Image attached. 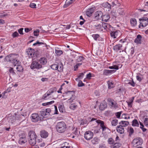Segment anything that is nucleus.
<instances>
[{
  "instance_id": "1",
  "label": "nucleus",
  "mask_w": 148,
  "mask_h": 148,
  "mask_svg": "<svg viewBox=\"0 0 148 148\" xmlns=\"http://www.w3.org/2000/svg\"><path fill=\"white\" fill-rule=\"evenodd\" d=\"M56 128L58 132L63 133L66 131L67 127L66 124L64 122L61 121L57 123Z\"/></svg>"
},
{
  "instance_id": "2",
  "label": "nucleus",
  "mask_w": 148,
  "mask_h": 148,
  "mask_svg": "<svg viewBox=\"0 0 148 148\" xmlns=\"http://www.w3.org/2000/svg\"><path fill=\"white\" fill-rule=\"evenodd\" d=\"M86 120H87V121H88V123L90 122L96 120L95 121L98 124H100V127L102 128L103 131L105 130L107 128V127H106L104 125V122L101 120H96V119L94 118H91L90 117H88L86 119Z\"/></svg>"
},
{
  "instance_id": "3",
  "label": "nucleus",
  "mask_w": 148,
  "mask_h": 148,
  "mask_svg": "<svg viewBox=\"0 0 148 148\" xmlns=\"http://www.w3.org/2000/svg\"><path fill=\"white\" fill-rule=\"evenodd\" d=\"M51 110L50 108H48L42 110L40 111L41 116H42L41 118L42 121L43 120L44 118H47L49 116Z\"/></svg>"
},
{
  "instance_id": "4",
  "label": "nucleus",
  "mask_w": 148,
  "mask_h": 148,
  "mask_svg": "<svg viewBox=\"0 0 148 148\" xmlns=\"http://www.w3.org/2000/svg\"><path fill=\"white\" fill-rule=\"evenodd\" d=\"M108 105L110 108L113 109H116L118 107V104L112 98H108Z\"/></svg>"
},
{
  "instance_id": "5",
  "label": "nucleus",
  "mask_w": 148,
  "mask_h": 148,
  "mask_svg": "<svg viewBox=\"0 0 148 148\" xmlns=\"http://www.w3.org/2000/svg\"><path fill=\"white\" fill-rule=\"evenodd\" d=\"M75 91L73 90L69 91L65 93V96L69 97L68 98H65V99H66L69 98V100H72L73 101L75 99L76 97L74 95Z\"/></svg>"
},
{
  "instance_id": "6",
  "label": "nucleus",
  "mask_w": 148,
  "mask_h": 148,
  "mask_svg": "<svg viewBox=\"0 0 148 148\" xmlns=\"http://www.w3.org/2000/svg\"><path fill=\"white\" fill-rule=\"evenodd\" d=\"M18 56V55H15L14 54H10L5 57V61H7L12 62L15 59L16 56Z\"/></svg>"
},
{
  "instance_id": "7",
  "label": "nucleus",
  "mask_w": 148,
  "mask_h": 148,
  "mask_svg": "<svg viewBox=\"0 0 148 148\" xmlns=\"http://www.w3.org/2000/svg\"><path fill=\"white\" fill-rule=\"evenodd\" d=\"M143 143V140L140 138L138 137L134 138L132 143L133 146L136 147L141 145Z\"/></svg>"
},
{
  "instance_id": "8",
  "label": "nucleus",
  "mask_w": 148,
  "mask_h": 148,
  "mask_svg": "<svg viewBox=\"0 0 148 148\" xmlns=\"http://www.w3.org/2000/svg\"><path fill=\"white\" fill-rule=\"evenodd\" d=\"M30 68L32 69H39L42 67V65L38 62L33 61L30 66Z\"/></svg>"
},
{
  "instance_id": "9",
  "label": "nucleus",
  "mask_w": 148,
  "mask_h": 148,
  "mask_svg": "<svg viewBox=\"0 0 148 148\" xmlns=\"http://www.w3.org/2000/svg\"><path fill=\"white\" fill-rule=\"evenodd\" d=\"M84 138L87 140H89L92 138L93 136V133L90 131L85 132L84 134Z\"/></svg>"
},
{
  "instance_id": "10",
  "label": "nucleus",
  "mask_w": 148,
  "mask_h": 148,
  "mask_svg": "<svg viewBox=\"0 0 148 148\" xmlns=\"http://www.w3.org/2000/svg\"><path fill=\"white\" fill-rule=\"evenodd\" d=\"M26 52L29 58H33L35 56V55H36V53L35 54L34 49L31 48H29L27 49Z\"/></svg>"
},
{
  "instance_id": "11",
  "label": "nucleus",
  "mask_w": 148,
  "mask_h": 148,
  "mask_svg": "<svg viewBox=\"0 0 148 148\" xmlns=\"http://www.w3.org/2000/svg\"><path fill=\"white\" fill-rule=\"evenodd\" d=\"M54 92L53 89H51L47 91V92L42 96V99L44 100H47L51 98V97H49V96Z\"/></svg>"
},
{
  "instance_id": "12",
  "label": "nucleus",
  "mask_w": 148,
  "mask_h": 148,
  "mask_svg": "<svg viewBox=\"0 0 148 148\" xmlns=\"http://www.w3.org/2000/svg\"><path fill=\"white\" fill-rule=\"evenodd\" d=\"M32 121L34 122H36L38 121H42L41 117H39L38 114L37 113L33 114L31 116Z\"/></svg>"
},
{
  "instance_id": "13",
  "label": "nucleus",
  "mask_w": 148,
  "mask_h": 148,
  "mask_svg": "<svg viewBox=\"0 0 148 148\" xmlns=\"http://www.w3.org/2000/svg\"><path fill=\"white\" fill-rule=\"evenodd\" d=\"M119 137L117 136L114 143V145L113 146L112 148H116L120 147L121 146V144L120 143V140L119 139Z\"/></svg>"
},
{
  "instance_id": "14",
  "label": "nucleus",
  "mask_w": 148,
  "mask_h": 148,
  "mask_svg": "<svg viewBox=\"0 0 148 148\" xmlns=\"http://www.w3.org/2000/svg\"><path fill=\"white\" fill-rule=\"evenodd\" d=\"M101 6L105 8L104 10L106 11H110L111 9V5L108 2L103 3Z\"/></svg>"
},
{
  "instance_id": "15",
  "label": "nucleus",
  "mask_w": 148,
  "mask_h": 148,
  "mask_svg": "<svg viewBox=\"0 0 148 148\" xmlns=\"http://www.w3.org/2000/svg\"><path fill=\"white\" fill-rule=\"evenodd\" d=\"M28 136L29 137V139H36L37 138L35 132L34 131H30L28 133Z\"/></svg>"
},
{
  "instance_id": "16",
  "label": "nucleus",
  "mask_w": 148,
  "mask_h": 148,
  "mask_svg": "<svg viewBox=\"0 0 148 148\" xmlns=\"http://www.w3.org/2000/svg\"><path fill=\"white\" fill-rule=\"evenodd\" d=\"M95 9V7L88 8L86 12V15L88 17H90L92 16V14L94 12Z\"/></svg>"
},
{
  "instance_id": "17",
  "label": "nucleus",
  "mask_w": 148,
  "mask_h": 148,
  "mask_svg": "<svg viewBox=\"0 0 148 148\" xmlns=\"http://www.w3.org/2000/svg\"><path fill=\"white\" fill-rule=\"evenodd\" d=\"M40 134L41 138H46L48 136V132L45 130H42L40 131Z\"/></svg>"
},
{
  "instance_id": "18",
  "label": "nucleus",
  "mask_w": 148,
  "mask_h": 148,
  "mask_svg": "<svg viewBox=\"0 0 148 148\" xmlns=\"http://www.w3.org/2000/svg\"><path fill=\"white\" fill-rule=\"evenodd\" d=\"M139 20L141 22L140 23L141 24L143 27H145L148 24V21L146 19L144 18V16L142 18L139 19Z\"/></svg>"
},
{
  "instance_id": "19",
  "label": "nucleus",
  "mask_w": 148,
  "mask_h": 148,
  "mask_svg": "<svg viewBox=\"0 0 148 148\" xmlns=\"http://www.w3.org/2000/svg\"><path fill=\"white\" fill-rule=\"evenodd\" d=\"M115 70H109L104 69L103 71V75L106 76H108L116 72Z\"/></svg>"
},
{
  "instance_id": "20",
  "label": "nucleus",
  "mask_w": 148,
  "mask_h": 148,
  "mask_svg": "<svg viewBox=\"0 0 148 148\" xmlns=\"http://www.w3.org/2000/svg\"><path fill=\"white\" fill-rule=\"evenodd\" d=\"M102 15L103 13L101 11H97L95 14V18L96 19L98 20L100 19V17H102Z\"/></svg>"
},
{
  "instance_id": "21",
  "label": "nucleus",
  "mask_w": 148,
  "mask_h": 148,
  "mask_svg": "<svg viewBox=\"0 0 148 148\" xmlns=\"http://www.w3.org/2000/svg\"><path fill=\"white\" fill-rule=\"evenodd\" d=\"M27 142V139L26 137L25 136H20L18 143L21 145H23L25 143Z\"/></svg>"
},
{
  "instance_id": "22",
  "label": "nucleus",
  "mask_w": 148,
  "mask_h": 148,
  "mask_svg": "<svg viewBox=\"0 0 148 148\" xmlns=\"http://www.w3.org/2000/svg\"><path fill=\"white\" fill-rule=\"evenodd\" d=\"M116 130L118 132L121 134H123L125 131L124 127L120 125L116 127Z\"/></svg>"
},
{
  "instance_id": "23",
  "label": "nucleus",
  "mask_w": 148,
  "mask_h": 148,
  "mask_svg": "<svg viewBox=\"0 0 148 148\" xmlns=\"http://www.w3.org/2000/svg\"><path fill=\"white\" fill-rule=\"evenodd\" d=\"M18 56H16V57L15 59H14L12 62V65L14 66H18V65L21 64V62L20 61L18 60Z\"/></svg>"
},
{
  "instance_id": "24",
  "label": "nucleus",
  "mask_w": 148,
  "mask_h": 148,
  "mask_svg": "<svg viewBox=\"0 0 148 148\" xmlns=\"http://www.w3.org/2000/svg\"><path fill=\"white\" fill-rule=\"evenodd\" d=\"M118 33V32L117 30L111 31L110 33L111 36L113 38H116Z\"/></svg>"
},
{
  "instance_id": "25",
  "label": "nucleus",
  "mask_w": 148,
  "mask_h": 148,
  "mask_svg": "<svg viewBox=\"0 0 148 148\" xmlns=\"http://www.w3.org/2000/svg\"><path fill=\"white\" fill-rule=\"evenodd\" d=\"M75 0H66L65 4L64 5L63 7L64 8H66L67 7L70 5L72 4V3L74 2Z\"/></svg>"
},
{
  "instance_id": "26",
  "label": "nucleus",
  "mask_w": 148,
  "mask_h": 148,
  "mask_svg": "<svg viewBox=\"0 0 148 148\" xmlns=\"http://www.w3.org/2000/svg\"><path fill=\"white\" fill-rule=\"evenodd\" d=\"M110 16L108 14H106L102 15V20L104 22H106L108 21L110 18Z\"/></svg>"
},
{
  "instance_id": "27",
  "label": "nucleus",
  "mask_w": 148,
  "mask_h": 148,
  "mask_svg": "<svg viewBox=\"0 0 148 148\" xmlns=\"http://www.w3.org/2000/svg\"><path fill=\"white\" fill-rule=\"evenodd\" d=\"M102 26V29L103 28L105 29H110L111 28H112V27L109 24L106 23H102L101 24Z\"/></svg>"
},
{
  "instance_id": "28",
  "label": "nucleus",
  "mask_w": 148,
  "mask_h": 148,
  "mask_svg": "<svg viewBox=\"0 0 148 148\" xmlns=\"http://www.w3.org/2000/svg\"><path fill=\"white\" fill-rule=\"evenodd\" d=\"M95 29L98 31H101L103 30L102 26L101 24H99L94 25Z\"/></svg>"
},
{
  "instance_id": "29",
  "label": "nucleus",
  "mask_w": 148,
  "mask_h": 148,
  "mask_svg": "<svg viewBox=\"0 0 148 148\" xmlns=\"http://www.w3.org/2000/svg\"><path fill=\"white\" fill-rule=\"evenodd\" d=\"M122 47V45L119 44L114 46L113 47V49L114 50L116 51H118L119 50L121 49Z\"/></svg>"
},
{
  "instance_id": "30",
  "label": "nucleus",
  "mask_w": 148,
  "mask_h": 148,
  "mask_svg": "<svg viewBox=\"0 0 148 148\" xmlns=\"http://www.w3.org/2000/svg\"><path fill=\"white\" fill-rule=\"evenodd\" d=\"M141 39V36L140 35H138L137 36L136 38H135L134 42L137 44H140Z\"/></svg>"
},
{
  "instance_id": "31",
  "label": "nucleus",
  "mask_w": 148,
  "mask_h": 148,
  "mask_svg": "<svg viewBox=\"0 0 148 148\" xmlns=\"http://www.w3.org/2000/svg\"><path fill=\"white\" fill-rule=\"evenodd\" d=\"M120 125L123 127H125L129 124V122L127 121H121L119 123Z\"/></svg>"
},
{
  "instance_id": "32",
  "label": "nucleus",
  "mask_w": 148,
  "mask_h": 148,
  "mask_svg": "<svg viewBox=\"0 0 148 148\" xmlns=\"http://www.w3.org/2000/svg\"><path fill=\"white\" fill-rule=\"evenodd\" d=\"M39 61L40 64H41V65L45 64L47 62V59L45 57L41 58L39 60Z\"/></svg>"
},
{
  "instance_id": "33",
  "label": "nucleus",
  "mask_w": 148,
  "mask_h": 148,
  "mask_svg": "<svg viewBox=\"0 0 148 148\" xmlns=\"http://www.w3.org/2000/svg\"><path fill=\"white\" fill-rule=\"evenodd\" d=\"M99 139L97 137H95L91 140V142L93 145L98 144L99 141Z\"/></svg>"
},
{
  "instance_id": "34",
  "label": "nucleus",
  "mask_w": 148,
  "mask_h": 148,
  "mask_svg": "<svg viewBox=\"0 0 148 148\" xmlns=\"http://www.w3.org/2000/svg\"><path fill=\"white\" fill-rule=\"evenodd\" d=\"M107 105L105 103H101L99 106V109L101 111L104 110L106 108Z\"/></svg>"
},
{
  "instance_id": "35",
  "label": "nucleus",
  "mask_w": 148,
  "mask_h": 148,
  "mask_svg": "<svg viewBox=\"0 0 148 148\" xmlns=\"http://www.w3.org/2000/svg\"><path fill=\"white\" fill-rule=\"evenodd\" d=\"M130 23L132 26H135L137 24V21L134 18H132L131 19Z\"/></svg>"
},
{
  "instance_id": "36",
  "label": "nucleus",
  "mask_w": 148,
  "mask_h": 148,
  "mask_svg": "<svg viewBox=\"0 0 148 148\" xmlns=\"http://www.w3.org/2000/svg\"><path fill=\"white\" fill-rule=\"evenodd\" d=\"M29 142L30 145L34 146L36 143V139L29 138Z\"/></svg>"
},
{
  "instance_id": "37",
  "label": "nucleus",
  "mask_w": 148,
  "mask_h": 148,
  "mask_svg": "<svg viewBox=\"0 0 148 148\" xmlns=\"http://www.w3.org/2000/svg\"><path fill=\"white\" fill-rule=\"evenodd\" d=\"M115 6H117L119 7L120 6V4L117 0H115L112 3V7H114Z\"/></svg>"
},
{
  "instance_id": "38",
  "label": "nucleus",
  "mask_w": 148,
  "mask_h": 148,
  "mask_svg": "<svg viewBox=\"0 0 148 148\" xmlns=\"http://www.w3.org/2000/svg\"><path fill=\"white\" fill-rule=\"evenodd\" d=\"M108 143L109 144L113 145L111 147V148H112L113 146L114 145V143H115V142L112 138H108Z\"/></svg>"
},
{
  "instance_id": "39",
  "label": "nucleus",
  "mask_w": 148,
  "mask_h": 148,
  "mask_svg": "<svg viewBox=\"0 0 148 148\" xmlns=\"http://www.w3.org/2000/svg\"><path fill=\"white\" fill-rule=\"evenodd\" d=\"M132 125L133 126L138 127L139 124L138 121L136 119L132 121Z\"/></svg>"
},
{
  "instance_id": "40",
  "label": "nucleus",
  "mask_w": 148,
  "mask_h": 148,
  "mask_svg": "<svg viewBox=\"0 0 148 148\" xmlns=\"http://www.w3.org/2000/svg\"><path fill=\"white\" fill-rule=\"evenodd\" d=\"M117 12L120 15L123 16L125 14L124 9L123 8H119L117 10Z\"/></svg>"
},
{
  "instance_id": "41",
  "label": "nucleus",
  "mask_w": 148,
  "mask_h": 148,
  "mask_svg": "<svg viewBox=\"0 0 148 148\" xmlns=\"http://www.w3.org/2000/svg\"><path fill=\"white\" fill-rule=\"evenodd\" d=\"M16 121L15 117L14 116L10 117L8 119V122L9 123H13Z\"/></svg>"
},
{
  "instance_id": "42",
  "label": "nucleus",
  "mask_w": 148,
  "mask_h": 148,
  "mask_svg": "<svg viewBox=\"0 0 148 148\" xmlns=\"http://www.w3.org/2000/svg\"><path fill=\"white\" fill-rule=\"evenodd\" d=\"M92 36L95 40H99L100 36L99 34H93L92 35Z\"/></svg>"
},
{
  "instance_id": "43",
  "label": "nucleus",
  "mask_w": 148,
  "mask_h": 148,
  "mask_svg": "<svg viewBox=\"0 0 148 148\" xmlns=\"http://www.w3.org/2000/svg\"><path fill=\"white\" fill-rule=\"evenodd\" d=\"M58 108L60 112H63L64 111V107L63 104H59L58 106Z\"/></svg>"
},
{
  "instance_id": "44",
  "label": "nucleus",
  "mask_w": 148,
  "mask_h": 148,
  "mask_svg": "<svg viewBox=\"0 0 148 148\" xmlns=\"http://www.w3.org/2000/svg\"><path fill=\"white\" fill-rule=\"evenodd\" d=\"M111 125L112 126H115L118 123V120L116 119H113L111 122Z\"/></svg>"
},
{
  "instance_id": "45",
  "label": "nucleus",
  "mask_w": 148,
  "mask_h": 148,
  "mask_svg": "<svg viewBox=\"0 0 148 148\" xmlns=\"http://www.w3.org/2000/svg\"><path fill=\"white\" fill-rule=\"evenodd\" d=\"M16 69L17 71L19 72H22L23 70V68L22 66L20 64L17 66Z\"/></svg>"
},
{
  "instance_id": "46",
  "label": "nucleus",
  "mask_w": 148,
  "mask_h": 148,
  "mask_svg": "<svg viewBox=\"0 0 148 148\" xmlns=\"http://www.w3.org/2000/svg\"><path fill=\"white\" fill-rule=\"evenodd\" d=\"M58 65L56 64H53L51 66V68L53 70H58Z\"/></svg>"
},
{
  "instance_id": "47",
  "label": "nucleus",
  "mask_w": 148,
  "mask_h": 148,
  "mask_svg": "<svg viewBox=\"0 0 148 148\" xmlns=\"http://www.w3.org/2000/svg\"><path fill=\"white\" fill-rule=\"evenodd\" d=\"M85 58L82 56H79L77 57L76 61L77 62H80L84 60Z\"/></svg>"
},
{
  "instance_id": "48",
  "label": "nucleus",
  "mask_w": 148,
  "mask_h": 148,
  "mask_svg": "<svg viewBox=\"0 0 148 148\" xmlns=\"http://www.w3.org/2000/svg\"><path fill=\"white\" fill-rule=\"evenodd\" d=\"M108 87L109 89H111L114 87L113 83L112 82L108 81Z\"/></svg>"
},
{
  "instance_id": "49",
  "label": "nucleus",
  "mask_w": 148,
  "mask_h": 148,
  "mask_svg": "<svg viewBox=\"0 0 148 148\" xmlns=\"http://www.w3.org/2000/svg\"><path fill=\"white\" fill-rule=\"evenodd\" d=\"M54 103V101H51L47 102V103H42V105L43 106H45L47 105H51Z\"/></svg>"
},
{
  "instance_id": "50",
  "label": "nucleus",
  "mask_w": 148,
  "mask_h": 148,
  "mask_svg": "<svg viewBox=\"0 0 148 148\" xmlns=\"http://www.w3.org/2000/svg\"><path fill=\"white\" fill-rule=\"evenodd\" d=\"M55 52L57 55L58 56H60L63 53L62 51L61 50L58 49H56Z\"/></svg>"
},
{
  "instance_id": "51",
  "label": "nucleus",
  "mask_w": 148,
  "mask_h": 148,
  "mask_svg": "<svg viewBox=\"0 0 148 148\" xmlns=\"http://www.w3.org/2000/svg\"><path fill=\"white\" fill-rule=\"evenodd\" d=\"M88 124V121L86 120V119L82 120L80 121V125H83L85 124Z\"/></svg>"
},
{
  "instance_id": "52",
  "label": "nucleus",
  "mask_w": 148,
  "mask_h": 148,
  "mask_svg": "<svg viewBox=\"0 0 148 148\" xmlns=\"http://www.w3.org/2000/svg\"><path fill=\"white\" fill-rule=\"evenodd\" d=\"M77 107V106L74 104H72L70 106V108L72 110H74Z\"/></svg>"
},
{
  "instance_id": "53",
  "label": "nucleus",
  "mask_w": 148,
  "mask_h": 148,
  "mask_svg": "<svg viewBox=\"0 0 148 148\" xmlns=\"http://www.w3.org/2000/svg\"><path fill=\"white\" fill-rule=\"evenodd\" d=\"M108 68L110 69H115L116 70H118L119 69L118 66L116 65H114L112 66H110Z\"/></svg>"
},
{
  "instance_id": "54",
  "label": "nucleus",
  "mask_w": 148,
  "mask_h": 148,
  "mask_svg": "<svg viewBox=\"0 0 148 148\" xmlns=\"http://www.w3.org/2000/svg\"><path fill=\"white\" fill-rule=\"evenodd\" d=\"M77 85L78 87H82L84 86L85 84L83 83L82 81L81 80H79V81Z\"/></svg>"
},
{
  "instance_id": "55",
  "label": "nucleus",
  "mask_w": 148,
  "mask_h": 148,
  "mask_svg": "<svg viewBox=\"0 0 148 148\" xmlns=\"http://www.w3.org/2000/svg\"><path fill=\"white\" fill-rule=\"evenodd\" d=\"M42 44H44V43L43 42H39V41L38 40L36 43H34L33 45L34 46H35L37 45H38V46H40Z\"/></svg>"
},
{
  "instance_id": "56",
  "label": "nucleus",
  "mask_w": 148,
  "mask_h": 148,
  "mask_svg": "<svg viewBox=\"0 0 148 148\" xmlns=\"http://www.w3.org/2000/svg\"><path fill=\"white\" fill-rule=\"evenodd\" d=\"M84 76V73H81L79 74V75L78 76V78H76L75 80L77 81L78 78L79 79H82L83 77Z\"/></svg>"
},
{
  "instance_id": "57",
  "label": "nucleus",
  "mask_w": 148,
  "mask_h": 148,
  "mask_svg": "<svg viewBox=\"0 0 148 148\" xmlns=\"http://www.w3.org/2000/svg\"><path fill=\"white\" fill-rule=\"evenodd\" d=\"M134 131L133 129L131 127L129 131V133L130 135H132L134 132Z\"/></svg>"
},
{
  "instance_id": "58",
  "label": "nucleus",
  "mask_w": 148,
  "mask_h": 148,
  "mask_svg": "<svg viewBox=\"0 0 148 148\" xmlns=\"http://www.w3.org/2000/svg\"><path fill=\"white\" fill-rule=\"evenodd\" d=\"M19 36L18 33L16 31L13 33L12 35V36L13 38L18 37Z\"/></svg>"
},
{
  "instance_id": "59",
  "label": "nucleus",
  "mask_w": 148,
  "mask_h": 148,
  "mask_svg": "<svg viewBox=\"0 0 148 148\" xmlns=\"http://www.w3.org/2000/svg\"><path fill=\"white\" fill-rule=\"evenodd\" d=\"M82 65V63H78L74 66V71H76L77 69H78V67Z\"/></svg>"
},
{
  "instance_id": "60",
  "label": "nucleus",
  "mask_w": 148,
  "mask_h": 148,
  "mask_svg": "<svg viewBox=\"0 0 148 148\" xmlns=\"http://www.w3.org/2000/svg\"><path fill=\"white\" fill-rule=\"evenodd\" d=\"M39 31L38 29H37L34 32V35L35 36H38L39 35Z\"/></svg>"
},
{
  "instance_id": "61",
  "label": "nucleus",
  "mask_w": 148,
  "mask_h": 148,
  "mask_svg": "<svg viewBox=\"0 0 148 148\" xmlns=\"http://www.w3.org/2000/svg\"><path fill=\"white\" fill-rule=\"evenodd\" d=\"M128 84H130L133 87H134L135 86V83L134 82L133 79H132L131 81L129 82Z\"/></svg>"
},
{
  "instance_id": "62",
  "label": "nucleus",
  "mask_w": 148,
  "mask_h": 148,
  "mask_svg": "<svg viewBox=\"0 0 148 148\" xmlns=\"http://www.w3.org/2000/svg\"><path fill=\"white\" fill-rule=\"evenodd\" d=\"M144 123L145 126H148V118H145L144 120Z\"/></svg>"
},
{
  "instance_id": "63",
  "label": "nucleus",
  "mask_w": 148,
  "mask_h": 148,
  "mask_svg": "<svg viewBox=\"0 0 148 148\" xmlns=\"http://www.w3.org/2000/svg\"><path fill=\"white\" fill-rule=\"evenodd\" d=\"M121 112H118L115 113V115L117 118H120Z\"/></svg>"
},
{
  "instance_id": "64",
  "label": "nucleus",
  "mask_w": 148,
  "mask_h": 148,
  "mask_svg": "<svg viewBox=\"0 0 148 148\" xmlns=\"http://www.w3.org/2000/svg\"><path fill=\"white\" fill-rule=\"evenodd\" d=\"M36 6V4L34 3H31L30 5V7L32 8H35Z\"/></svg>"
}]
</instances>
